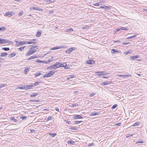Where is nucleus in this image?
Returning a JSON list of instances; mask_svg holds the SVG:
<instances>
[{
  "label": "nucleus",
  "mask_w": 147,
  "mask_h": 147,
  "mask_svg": "<svg viewBox=\"0 0 147 147\" xmlns=\"http://www.w3.org/2000/svg\"><path fill=\"white\" fill-rule=\"evenodd\" d=\"M11 43V42L7 40H5L4 39H2L0 38V44H3V43H7L9 44Z\"/></svg>",
  "instance_id": "obj_1"
},
{
  "label": "nucleus",
  "mask_w": 147,
  "mask_h": 147,
  "mask_svg": "<svg viewBox=\"0 0 147 147\" xmlns=\"http://www.w3.org/2000/svg\"><path fill=\"white\" fill-rule=\"evenodd\" d=\"M36 49H31L29 51H28L27 53H26V55L27 56H29L33 53H34L36 52Z\"/></svg>",
  "instance_id": "obj_2"
},
{
  "label": "nucleus",
  "mask_w": 147,
  "mask_h": 147,
  "mask_svg": "<svg viewBox=\"0 0 147 147\" xmlns=\"http://www.w3.org/2000/svg\"><path fill=\"white\" fill-rule=\"evenodd\" d=\"M65 48V46L63 45H62L60 46L54 47L53 48L51 49V50H55L58 49H62V48Z\"/></svg>",
  "instance_id": "obj_3"
},
{
  "label": "nucleus",
  "mask_w": 147,
  "mask_h": 147,
  "mask_svg": "<svg viewBox=\"0 0 147 147\" xmlns=\"http://www.w3.org/2000/svg\"><path fill=\"white\" fill-rule=\"evenodd\" d=\"M75 47H72L70 48L69 49H68L66 51V52L68 54H70V53L72 52L73 50H75Z\"/></svg>",
  "instance_id": "obj_4"
},
{
  "label": "nucleus",
  "mask_w": 147,
  "mask_h": 147,
  "mask_svg": "<svg viewBox=\"0 0 147 147\" xmlns=\"http://www.w3.org/2000/svg\"><path fill=\"white\" fill-rule=\"evenodd\" d=\"M60 63H56L55 64H53L52 65V67L53 69H55L58 67H59V64Z\"/></svg>",
  "instance_id": "obj_5"
},
{
  "label": "nucleus",
  "mask_w": 147,
  "mask_h": 147,
  "mask_svg": "<svg viewBox=\"0 0 147 147\" xmlns=\"http://www.w3.org/2000/svg\"><path fill=\"white\" fill-rule=\"evenodd\" d=\"M25 44H26V41H20L17 43V46H19Z\"/></svg>",
  "instance_id": "obj_6"
},
{
  "label": "nucleus",
  "mask_w": 147,
  "mask_h": 147,
  "mask_svg": "<svg viewBox=\"0 0 147 147\" xmlns=\"http://www.w3.org/2000/svg\"><path fill=\"white\" fill-rule=\"evenodd\" d=\"M54 73L55 72L54 71H50L48 74H47V77H49L52 76Z\"/></svg>",
  "instance_id": "obj_7"
},
{
  "label": "nucleus",
  "mask_w": 147,
  "mask_h": 147,
  "mask_svg": "<svg viewBox=\"0 0 147 147\" xmlns=\"http://www.w3.org/2000/svg\"><path fill=\"white\" fill-rule=\"evenodd\" d=\"M13 13H14L12 12H7L4 15L5 16H12L13 15Z\"/></svg>",
  "instance_id": "obj_8"
},
{
  "label": "nucleus",
  "mask_w": 147,
  "mask_h": 147,
  "mask_svg": "<svg viewBox=\"0 0 147 147\" xmlns=\"http://www.w3.org/2000/svg\"><path fill=\"white\" fill-rule=\"evenodd\" d=\"M87 63L89 64H94V62L92 60L90 59L87 61Z\"/></svg>",
  "instance_id": "obj_9"
},
{
  "label": "nucleus",
  "mask_w": 147,
  "mask_h": 147,
  "mask_svg": "<svg viewBox=\"0 0 147 147\" xmlns=\"http://www.w3.org/2000/svg\"><path fill=\"white\" fill-rule=\"evenodd\" d=\"M18 88L24 90H27L28 89L26 85L23 86H18Z\"/></svg>",
  "instance_id": "obj_10"
},
{
  "label": "nucleus",
  "mask_w": 147,
  "mask_h": 147,
  "mask_svg": "<svg viewBox=\"0 0 147 147\" xmlns=\"http://www.w3.org/2000/svg\"><path fill=\"white\" fill-rule=\"evenodd\" d=\"M119 76L122 77H131V75L128 74H120Z\"/></svg>",
  "instance_id": "obj_11"
},
{
  "label": "nucleus",
  "mask_w": 147,
  "mask_h": 147,
  "mask_svg": "<svg viewBox=\"0 0 147 147\" xmlns=\"http://www.w3.org/2000/svg\"><path fill=\"white\" fill-rule=\"evenodd\" d=\"M119 51L117 50H116L115 49H113L111 50V53L112 54H115L116 53H119Z\"/></svg>",
  "instance_id": "obj_12"
},
{
  "label": "nucleus",
  "mask_w": 147,
  "mask_h": 147,
  "mask_svg": "<svg viewBox=\"0 0 147 147\" xmlns=\"http://www.w3.org/2000/svg\"><path fill=\"white\" fill-rule=\"evenodd\" d=\"M74 119H79L82 118L83 117L80 115H77L75 116H74Z\"/></svg>",
  "instance_id": "obj_13"
},
{
  "label": "nucleus",
  "mask_w": 147,
  "mask_h": 147,
  "mask_svg": "<svg viewBox=\"0 0 147 147\" xmlns=\"http://www.w3.org/2000/svg\"><path fill=\"white\" fill-rule=\"evenodd\" d=\"M41 33H42L41 31H38L36 34V37H39L41 35Z\"/></svg>",
  "instance_id": "obj_14"
},
{
  "label": "nucleus",
  "mask_w": 147,
  "mask_h": 147,
  "mask_svg": "<svg viewBox=\"0 0 147 147\" xmlns=\"http://www.w3.org/2000/svg\"><path fill=\"white\" fill-rule=\"evenodd\" d=\"M96 74L99 76H103V71L97 72L96 73Z\"/></svg>",
  "instance_id": "obj_15"
},
{
  "label": "nucleus",
  "mask_w": 147,
  "mask_h": 147,
  "mask_svg": "<svg viewBox=\"0 0 147 147\" xmlns=\"http://www.w3.org/2000/svg\"><path fill=\"white\" fill-rule=\"evenodd\" d=\"M36 57H37L36 56H31L29 58H28L27 59V60H30L31 59H34L36 58Z\"/></svg>",
  "instance_id": "obj_16"
},
{
  "label": "nucleus",
  "mask_w": 147,
  "mask_h": 147,
  "mask_svg": "<svg viewBox=\"0 0 147 147\" xmlns=\"http://www.w3.org/2000/svg\"><path fill=\"white\" fill-rule=\"evenodd\" d=\"M99 114H98V113L95 112V113H90V116H94V115H99Z\"/></svg>",
  "instance_id": "obj_17"
},
{
  "label": "nucleus",
  "mask_w": 147,
  "mask_h": 147,
  "mask_svg": "<svg viewBox=\"0 0 147 147\" xmlns=\"http://www.w3.org/2000/svg\"><path fill=\"white\" fill-rule=\"evenodd\" d=\"M67 64L66 63H63V64H60L59 65V67H64L65 68H66L65 67V66Z\"/></svg>",
  "instance_id": "obj_18"
},
{
  "label": "nucleus",
  "mask_w": 147,
  "mask_h": 147,
  "mask_svg": "<svg viewBox=\"0 0 147 147\" xmlns=\"http://www.w3.org/2000/svg\"><path fill=\"white\" fill-rule=\"evenodd\" d=\"M110 83V82H103L102 84L101 85H107L109 84Z\"/></svg>",
  "instance_id": "obj_19"
},
{
  "label": "nucleus",
  "mask_w": 147,
  "mask_h": 147,
  "mask_svg": "<svg viewBox=\"0 0 147 147\" xmlns=\"http://www.w3.org/2000/svg\"><path fill=\"white\" fill-rule=\"evenodd\" d=\"M36 43V42H32V41H26V44H34Z\"/></svg>",
  "instance_id": "obj_20"
},
{
  "label": "nucleus",
  "mask_w": 147,
  "mask_h": 147,
  "mask_svg": "<svg viewBox=\"0 0 147 147\" xmlns=\"http://www.w3.org/2000/svg\"><path fill=\"white\" fill-rule=\"evenodd\" d=\"M16 55V54L15 53H11V54L9 56V57L10 58H12L15 56Z\"/></svg>",
  "instance_id": "obj_21"
},
{
  "label": "nucleus",
  "mask_w": 147,
  "mask_h": 147,
  "mask_svg": "<svg viewBox=\"0 0 147 147\" xmlns=\"http://www.w3.org/2000/svg\"><path fill=\"white\" fill-rule=\"evenodd\" d=\"M132 51L131 50H129L128 51L125 52L124 54H130L132 53Z\"/></svg>",
  "instance_id": "obj_22"
},
{
  "label": "nucleus",
  "mask_w": 147,
  "mask_h": 147,
  "mask_svg": "<svg viewBox=\"0 0 147 147\" xmlns=\"http://www.w3.org/2000/svg\"><path fill=\"white\" fill-rule=\"evenodd\" d=\"M136 36V35L135 34L132 36H129V37L126 38V39H129L134 38Z\"/></svg>",
  "instance_id": "obj_23"
},
{
  "label": "nucleus",
  "mask_w": 147,
  "mask_h": 147,
  "mask_svg": "<svg viewBox=\"0 0 147 147\" xmlns=\"http://www.w3.org/2000/svg\"><path fill=\"white\" fill-rule=\"evenodd\" d=\"M26 86H27V87L28 88V89H31L32 88V87H34L33 84L28 85H26Z\"/></svg>",
  "instance_id": "obj_24"
},
{
  "label": "nucleus",
  "mask_w": 147,
  "mask_h": 147,
  "mask_svg": "<svg viewBox=\"0 0 147 147\" xmlns=\"http://www.w3.org/2000/svg\"><path fill=\"white\" fill-rule=\"evenodd\" d=\"M11 120H12L14 122H16L17 121V120L16 119L13 117H11L10 118Z\"/></svg>",
  "instance_id": "obj_25"
},
{
  "label": "nucleus",
  "mask_w": 147,
  "mask_h": 147,
  "mask_svg": "<svg viewBox=\"0 0 147 147\" xmlns=\"http://www.w3.org/2000/svg\"><path fill=\"white\" fill-rule=\"evenodd\" d=\"M52 116H49L46 119V121H49L51 120L52 119Z\"/></svg>",
  "instance_id": "obj_26"
},
{
  "label": "nucleus",
  "mask_w": 147,
  "mask_h": 147,
  "mask_svg": "<svg viewBox=\"0 0 147 147\" xmlns=\"http://www.w3.org/2000/svg\"><path fill=\"white\" fill-rule=\"evenodd\" d=\"M49 134L51 136L53 137H55L57 135L56 133L52 134L51 133H49Z\"/></svg>",
  "instance_id": "obj_27"
},
{
  "label": "nucleus",
  "mask_w": 147,
  "mask_h": 147,
  "mask_svg": "<svg viewBox=\"0 0 147 147\" xmlns=\"http://www.w3.org/2000/svg\"><path fill=\"white\" fill-rule=\"evenodd\" d=\"M75 142L73 141H68L67 143L68 144H74Z\"/></svg>",
  "instance_id": "obj_28"
},
{
  "label": "nucleus",
  "mask_w": 147,
  "mask_h": 147,
  "mask_svg": "<svg viewBox=\"0 0 147 147\" xmlns=\"http://www.w3.org/2000/svg\"><path fill=\"white\" fill-rule=\"evenodd\" d=\"M73 30V29L72 28H69V29H67L66 30V31L67 32H70L72 31Z\"/></svg>",
  "instance_id": "obj_29"
},
{
  "label": "nucleus",
  "mask_w": 147,
  "mask_h": 147,
  "mask_svg": "<svg viewBox=\"0 0 147 147\" xmlns=\"http://www.w3.org/2000/svg\"><path fill=\"white\" fill-rule=\"evenodd\" d=\"M2 49L5 51H7L9 50V49L8 47H4L2 48Z\"/></svg>",
  "instance_id": "obj_30"
},
{
  "label": "nucleus",
  "mask_w": 147,
  "mask_h": 147,
  "mask_svg": "<svg viewBox=\"0 0 147 147\" xmlns=\"http://www.w3.org/2000/svg\"><path fill=\"white\" fill-rule=\"evenodd\" d=\"M38 95V93H34L33 94L30 95V97L31 98L32 97H34Z\"/></svg>",
  "instance_id": "obj_31"
},
{
  "label": "nucleus",
  "mask_w": 147,
  "mask_h": 147,
  "mask_svg": "<svg viewBox=\"0 0 147 147\" xmlns=\"http://www.w3.org/2000/svg\"><path fill=\"white\" fill-rule=\"evenodd\" d=\"M7 55V53H3L1 54V57H4Z\"/></svg>",
  "instance_id": "obj_32"
},
{
  "label": "nucleus",
  "mask_w": 147,
  "mask_h": 147,
  "mask_svg": "<svg viewBox=\"0 0 147 147\" xmlns=\"http://www.w3.org/2000/svg\"><path fill=\"white\" fill-rule=\"evenodd\" d=\"M140 123L138 122H136L132 126H135L137 125H139Z\"/></svg>",
  "instance_id": "obj_33"
},
{
  "label": "nucleus",
  "mask_w": 147,
  "mask_h": 147,
  "mask_svg": "<svg viewBox=\"0 0 147 147\" xmlns=\"http://www.w3.org/2000/svg\"><path fill=\"white\" fill-rule=\"evenodd\" d=\"M30 101L32 102H39V100H34L33 99H31L30 100Z\"/></svg>",
  "instance_id": "obj_34"
},
{
  "label": "nucleus",
  "mask_w": 147,
  "mask_h": 147,
  "mask_svg": "<svg viewBox=\"0 0 147 147\" xmlns=\"http://www.w3.org/2000/svg\"><path fill=\"white\" fill-rule=\"evenodd\" d=\"M70 129L74 130L77 129V128L76 127H71V128H70Z\"/></svg>",
  "instance_id": "obj_35"
},
{
  "label": "nucleus",
  "mask_w": 147,
  "mask_h": 147,
  "mask_svg": "<svg viewBox=\"0 0 147 147\" xmlns=\"http://www.w3.org/2000/svg\"><path fill=\"white\" fill-rule=\"evenodd\" d=\"M101 4V3L100 2L99 3H96L93 4V5L94 6H98V5H100Z\"/></svg>",
  "instance_id": "obj_36"
},
{
  "label": "nucleus",
  "mask_w": 147,
  "mask_h": 147,
  "mask_svg": "<svg viewBox=\"0 0 147 147\" xmlns=\"http://www.w3.org/2000/svg\"><path fill=\"white\" fill-rule=\"evenodd\" d=\"M117 106V104H115L112 106L111 107V109H113L116 108Z\"/></svg>",
  "instance_id": "obj_37"
},
{
  "label": "nucleus",
  "mask_w": 147,
  "mask_h": 147,
  "mask_svg": "<svg viewBox=\"0 0 147 147\" xmlns=\"http://www.w3.org/2000/svg\"><path fill=\"white\" fill-rule=\"evenodd\" d=\"M20 118L23 120H24L27 118V117L25 116H23L21 117H20Z\"/></svg>",
  "instance_id": "obj_38"
},
{
  "label": "nucleus",
  "mask_w": 147,
  "mask_h": 147,
  "mask_svg": "<svg viewBox=\"0 0 147 147\" xmlns=\"http://www.w3.org/2000/svg\"><path fill=\"white\" fill-rule=\"evenodd\" d=\"M6 30V28L5 27H1L0 28V30L1 31H4Z\"/></svg>",
  "instance_id": "obj_39"
},
{
  "label": "nucleus",
  "mask_w": 147,
  "mask_h": 147,
  "mask_svg": "<svg viewBox=\"0 0 147 147\" xmlns=\"http://www.w3.org/2000/svg\"><path fill=\"white\" fill-rule=\"evenodd\" d=\"M41 74V73L40 72H39L37 74H35V77H38L40 76Z\"/></svg>",
  "instance_id": "obj_40"
},
{
  "label": "nucleus",
  "mask_w": 147,
  "mask_h": 147,
  "mask_svg": "<svg viewBox=\"0 0 147 147\" xmlns=\"http://www.w3.org/2000/svg\"><path fill=\"white\" fill-rule=\"evenodd\" d=\"M82 122V121H75V123L76 124H78L79 123H81Z\"/></svg>",
  "instance_id": "obj_41"
},
{
  "label": "nucleus",
  "mask_w": 147,
  "mask_h": 147,
  "mask_svg": "<svg viewBox=\"0 0 147 147\" xmlns=\"http://www.w3.org/2000/svg\"><path fill=\"white\" fill-rule=\"evenodd\" d=\"M110 7H108L104 5V9H110V8H109Z\"/></svg>",
  "instance_id": "obj_42"
},
{
  "label": "nucleus",
  "mask_w": 147,
  "mask_h": 147,
  "mask_svg": "<svg viewBox=\"0 0 147 147\" xmlns=\"http://www.w3.org/2000/svg\"><path fill=\"white\" fill-rule=\"evenodd\" d=\"M121 30H127V29L126 28H124V27H122L120 28Z\"/></svg>",
  "instance_id": "obj_43"
},
{
  "label": "nucleus",
  "mask_w": 147,
  "mask_h": 147,
  "mask_svg": "<svg viewBox=\"0 0 147 147\" xmlns=\"http://www.w3.org/2000/svg\"><path fill=\"white\" fill-rule=\"evenodd\" d=\"M23 11H21V12H19L18 15L20 16H21L23 14Z\"/></svg>",
  "instance_id": "obj_44"
},
{
  "label": "nucleus",
  "mask_w": 147,
  "mask_h": 147,
  "mask_svg": "<svg viewBox=\"0 0 147 147\" xmlns=\"http://www.w3.org/2000/svg\"><path fill=\"white\" fill-rule=\"evenodd\" d=\"M25 47H21L19 49V50L20 51H22Z\"/></svg>",
  "instance_id": "obj_45"
},
{
  "label": "nucleus",
  "mask_w": 147,
  "mask_h": 147,
  "mask_svg": "<svg viewBox=\"0 0 147 147\" xmlns=\"http://www.w3.org/2000/svg\"><path fill=\"white\" fill-rule=\"evenodd\" d=\"M33 9L34 10H40L39 9V8H38V7H34L33 8ZM40 9V8H39Z\"/></svg>",
  "instance_id": "obj_46"
},
{
  "label": "nucleus",
  "mask_w": 147,
  "mask_h": 147,
  "mask_svg": "<svg viewBox=\"0 0 147 147\" xmlns=\"http://www.w3.org/2000/svg\"><path fill=\"white\" fill-rule=\"evenodd\" d=\"M52 67V65H51L50 66L48 67H47V68L48 69H53Z\"/></svg>",
  "instance_id": "obj_47"
},
{
  "label": "nucleus",
  "mask_w": 147,
  "mask_h": 147,
  "mask_svg": "<svg viewBox=\"0 0 147 147\" xmlns=\"http://www.w3.org/2000/svg\"><path fill=\"white\" fill-rule=\"evenodd\" d=\"M47 2L49 1L50 3H54V1L53 0H47L46 1Z\"/></svg>",
  "instance_id": "obj_48"
},
{
  "label": "nucleus",
  "mask_w": 147,
  "mask_h": 147,
  "mask_svg": "<svg viewBox=\"0 0 147 147\" xmlns=\"http://www.w3.org/2000/svg\"><path fill=\"white\" fill-rule=\"evenodd\" d=\"M39 82H36L35 83H34L33 85L34 87L37 85H38Z\"/></svg>",
  "instance_id": "obj_49"
},
{
  "label": "nucleus",
  "mask_w": 147,
  "mask_h": 147,
  "mask_svg": "<svg viewBox=\"0 0 147 147\" xmlns=\"http://www.w3.org/2000/svg\"><path fill=\"white\" fill-rule=\"evenodd\" d=\"M94 143H92L90 144H89L88 145V146H94Z\"/></svg>",
  "instance_id": "obj_50"
},
{
  "label": "nucleus",
  "mask_w": 147,
  "mask_h": 147,
  "mask_svg": "<svg viewBox=\"0 0 147 147\" xmlns=\"http://www.w3.org/2000/svg\"><path fill=\"white\" fill-rule=\"evenodd\" d=\"M103 76L107 75H108L109 74L108 73L105 72L103 71Z\"/></svg>",
  "instance_id": "obj_51"
},
{
  "label": "nucleus",
  "mask_w": 147,
  "mask_h": 147,
  "mask_svg": "<svg viewBox=\"0 0 147 147\" xmlns=\"http://www.w3.org/2000/svg\"><path fill=\"white\" fill-rule=\"evenodd\" d=\"M42 61H40L39 60H36V61H35V62H37L38 63H42Z\"/></svg>",
  "instance_id": "obj_52"
},
{
  "label": "nucleus",
  "mask_w": 147,
  "mask_h": 147,
  "mask_svg": "<svg viewBox=\"0 0 147 147\" xmlns=\"http://www.w3.org/2000/svg\"><path fill=\"white\" fill-rule=\"evenodd\" d=\"M37 47V45L33 46L31 48V49H32L34 48H36Z\"/></svg>",
  "instance_id": "obj_53"
},
{
  "label": "nucleus",
  "mask_w": 147,
  "mask_h": 147,
  "mask_svg": "<svg viewBox=\"0 0 147 147\" xmlns=\"http://www.w3.org/2000/svg\"><path fill=\"white\" fill-rule=\"evenodd\" d=\"M95 93H91V94L90 95V96H89L90 97H92V96H93L94 95H95Z\"/></svg>",
  "instance_id": "obj_54"
},
{
  "label": "nucleus",
  "mask_w": 147,
  "mask_h": 147,
  "mask_svg": "<svg viewBox=\"0 0 147 147\" xmlns=\"http://www.w3.org/2000/svg\"><path fill=\"white\" fill-rule=\"evenodd\" d=\"M5 86V85L4 84L0 85V88H1L3 87H4Z\"/></svg>",
  "instance_id": "obj_55"
},
{
  "label": "nucleus",
  "mask_w": 147,
  "mask_h": 147,
  "mask_svg": "<svg viewBox=\"0 0 147 147\" xmlns=\"http://www.w3.org/2000/svg\"><path fill=\"white\" fill-rule=\"evenodd\" d=\"M144 143V141H139L137 142H136V143Z\"/></svg>",
  "instance_id": "obj_56"
},
{
  "label": "nucleus",
  "mask_w": 147,
  "mask_h": 147,
  "mask_svg": "<svg viewBox=\"0 0 147 147\" xmlns=\"http://www.w3.org/2000/svg\"><path fill=\"white\" fill-rule=\"evenodd\" d=\"M130 42H123L122 43L123 45H127L129 44L130 43Z\"/></svg>",
  "instance_id": "obj_57"
},
{
  "label": "nucleus",
  "mask_w": 147,
  "mask_h": 147,
  "mask_svg": "<svg viewBox=\"0 0 147 147\" xmlns=\"http://www.w3.org/2000/svg\"><path fill=\"white\" fill-rule=\"evenodd\" d=\"M121 123H116L115 124V125H117L118 126H120L121 125Z\"/></svg>",
  "instance_id": "obj_58"
},
{
  "label": "nucleus",
  "mask_w": 147,
  "mask_h": 147,
  "mask_svg": "<svg viewBox=\"0 0 147 147\" xmlns=\"http://www.w3.org/2000/svg\"><path fill=\"white\" fill-rule=\"evenodd\" d=\"M130 58L131 59V60H134V59H135L134 56H132L130 57Z\"/></svg>",
  "instance_id": "obj_59"
},
{
  "label": "nucleus",
  "mask_w": 147,
  "mask_h": 147,
  "mask_svg": "<svg viewBox=\"0 0 147 147\" xmlns=\"http://www.w3.org/2000/svg\"><path fill=\"white\" fill-rule=\"evenodd\" d=\"M69 77L70 79L74 77L73 75H72L69 76Z\"/></svg>",
  "instance_id": "obj_60"
},
{
  "label": "nucleus",
  "mask_w": 147,
  "mask_h": 147,
  "mask_svg": "<svg viewBox=\"0 0 147 147\" xmlns=\"http://www.w3.org/2000/svg\"><path fill=\"white\" fill-rule=\"evenodd\" d=\"M31 41H32V42H34L35 41H36V39H33L32 40H30Z\"/></svg>",
  "instance_id": "obj_61"
},
{
  "label": "nucleus",
  "mask_w": 147,
  "mask_h": 147,
  "mask_svg": "<svg viewBox=\"0 0 147 147\" xmlns=\"http://www.w3.org/2000/svg\"><path fill=\"white\" fill-rule=\"evenodd\" d=\"M77 105V106L78 105L76 104H72V106L73 107H75Z\"/></svg>",
  "instance_id": "obj_62"
},
{
  "label": "nucleus",
  "mask_w": 147,
  "mask_h": 147,
  "mask_svg": "<svg viewBox=\"0 0 147 147\" xmlns=\"http://www.w3.org/2000/svg\"><path fill=\"white\" fill-rule=\"evenodd\" d=\"M46 77H47V74H45V75L43 76V78H46Z\"/></svg>",
  "instance_id": "obj_63"
},
{
  "label": "nucleus",
  "mask_w": 147,
  "mask_h": 147,
  "mask_svg": "<svg viewBox=\"0 0 147 147\" xmlns=\"http://www.w3.org/2000/svg\"><path fill=\"white\" fill-rule=\"evenodd\" d=\"M55 109L57 112H59V109L57 107H56L55 108Z\"/></svg>",
  "instance_id": "obj_64"
}]
</instances>
